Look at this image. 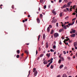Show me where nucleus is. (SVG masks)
<instances>
[{
  "instance_id": "obj_1",
  "label": "nucleus",
  "mask_w": 77,
  "mask_h": 77,
  "mask_svg": "<svg viewBox=\"0 0 77 77\" xmlns=\"http://www.w3.org/2000/svg\"><path fill=\"white\" fill-rule=\"evenodd\" d=\"M54 36L55 38H57L58 36H59V34L57 33H55L54 35Z\"/></svg>"
},
{
  "instance_id": "obj_2",
  "label": "nucleus",
  "mask_w": 77,
  "mask_h": 77,
  "mask_svg": "<svg viewBox=\"0 0 77 77\" xmlns=\"http://www.w3.org/2000/svg\"><path fill=\"white\" fill-rule=\"evenodd\" d=\"M53 63V61H51L47 65V67L48 68V67H49V66H50V64L51 63Z\"/></svg>"
},
{
  "instance_id": "obj_3",
  "label": "nucleus",
  "mask_w": 77,
  "mask_h": 77,
  "mask_svg": "<svg viewBox=\"0 0 77 77\" xmlns=\"http://www.w3.org/2000/svg\"><path fill=\"white\" fill-rule=\"evenodd\" d=\"M72 3V2H70L67 3L68 7H69L71 6V4Z\"/></svg>"
},
{
  "instance_id": "obj_4",
  "label": "nucleus",
  "mask_w": 77,
  "mask_h": 77,
  "mask_svg": "<svg viewBox=\"0 0 77 77\" xmlns=\"http://www.w3.org/2000/svg\"><path fill=\"white\" fill-rule=\"evenodd\" d=\"M57 22V20L56 19H54L52 20V23H56Z\"/></svg>"
},
{
  "instance_id": "obj_5",
  "label": "nucleus",
  "mask_w": 77,
  "mask_h": 77,
  "mask_svg": "<svg viewBox=\"0 0 77 77\" xmlns=\"http://www.w3.org/2000/svg\"><path fill=\"white\" fill-rule=\"evenodd\" d=\"M64 29H63V28H62L61 29H60L59 30V32H60H60H63V31H64Z\"/></svg>"
},
{
  "instance_id": "obj_6",
  "label": "nucleus",
  "mask_w": 77,
  "mask_h": 77,
  "mask_svg": "<svg viewBox=\"0 0 77 77\" xmlns=\"http://www.w3.org/2000/svg\"><path fill=\"white\" fill-rule=\"evenodd\" d=\"M74 22L75 21H73L72 23H69L68 26H72V25L74 24Z\"/></svg>"
},
{
  "instance_id": "obj_7",
  "label": "nucleus",
  "mask_w": 77,
  "mask_h": 77,
  "mask_svg": "<svg viewBox=\"0 0 77 77\" xmlns=\"http://www.w3.org/2000/svg\"><path fill=\"white\" fill-rule=\"evenodd\" d=\"M43 63L44 64L46 65L48 63L47 62V60H45L43 62Z\"/></svg>"
},
{
  "instance_id": "obj_8",
  "label": "nucleus",
  "mask_w": 77,
  "mask_h": 77,
  "mask_svg": "<svg viewBox=\"0 0 77 77\" xmlns=\"http://www.w3.org/2000/svg\"><path fill=\"white\" fill-rule=\"evenodd\" d=\"M74 47H77V42H74L73 43Z\"/></svg>"
},
{
  "instance_id": "obj_9",
  "label": "nucleus",
  "mask_w": 77,
  "mask_h": 77,
  "mask_svg": "<svg viewBox=\"0 0 77 77\" xmlns=\"http://www.w3.org/2000/svg\"><path fill=\"white\" fill-rule=\"evenodd\" d=\"M37 74H38V72L36 71L34 72V75L35 76H36L37 75Z\"/></svg>"
},
{
  "instance_id": "obj_10",
  "label": "nucleus",
  "mask_w": 77,
  "mask_h": 77,
  "mask_svg": "<svg viewBox=\"0 0 77 77\" xmlns=\"http://www.w3.org/2000/svg\"><path fill=\"white\" fill-rule=\"evenodd\" d=\"M75 34H72L71 35V37L72 38H73V37H75Z\"/></svg>"
},
{
  "instance_id": "obj_11",
  "label": "nucleus",
  "mask_w": 77,
  "mask_h": 77,
  "mask_svg": "<svg viewBox=\"0 0 77 77\" xmlns=\"http://www.w3.org/2000/svg\"><path fill=\"white\" fill-rule=\"evenodd\" d=\"M48 42H46V48H48Z\"/></svg>"
},
{
  "instance_id": "obj_12",
  "label": "nucleus",
  "mask_w": 77,
  "mask_h": 77,
  "mask_svg": "<svg viewBox=\"0 0 77 77\" xmlns=\"http://www.w3.org/2000/svg\"><path fill=\"white\" fill-rule=\"evenodd\" d=\"M43 39H45V34H43Z\"/></svg>"
},
{
  "instance_id": "obj_13",
  "label": "nucleus",
  "mask_w": 77,
  "mask_h": 77,
  "mask_svg": "<svg viewBox=\"0 0 77 77\" xmlns=\"http://www.w3.org/2000/svg\"><path fill=\"white\" fill-rule=\"evenodd\" d=\"M46 56H47V57H50V53H49V54H46Z\"/></svg>"
},
{
  "instance_id": "obj_14",
  "label": "nucleus",
  "mask_w": 77,
  "mask_h": 77,
  "mask_svg": "<svg viewBox=\"0 0 77 77\" xmlns=\"http://www.w3.org/2000/svg\"><path fill=\"white\" fill-rule=\"evenodd\" d=\"M36 68H34L33 69V72H35V71H36Z\"/></svg>"
},
{
  "instance_id": "obj_15",
  "label": "nucleus",
  "mask_w": 77,
  "mask_h": 77,
  "mask_svg": "<svg viewBox=\"0 0 77 77\" xmlns=\"http://www.w3.org/2000/svg\"><path fill=\"white\" fill-rule=\"evenodd\" d=\"M63 66V65H61L60 66L59 68L60 69H61L62 67Z\"/></svg>"
},
{
  "instance_id": "obj_16",
  "label": "nucleus",
  "mask_w": 77,
  "mask_h": 77,
  "mask_svg": "<svg viewBox=\"0 0 77 77\" xmlns=\"http://www.w3.org/2000/svg\"><path fill=\"white\" fill-rule=\"evenodd\" d=\"M20 50H18L17 51V54H20Z\"/></svg>"
},
{
  "instance_id": "obj_17",
  "label": "nucleus",
  "mask_w": 77,
  "mask_h": 77,
  "mask_svg": "<svg viewBox=\"0 0 77 77\" xmlns=\"http://www.w3.org/2000/svg\"><path fill=\"white\" fill-rule=\"evenodd\" d=\"M52 14H54V15H56V11H52Z\"/></svg>"
},
{
  "instance_id": "obj_18",
  "label": "nucleus",
  "mask_w": 77,
  "mask_h": 77,
  "mask_svg": "<svg viewBox=\"0 0 77 77\" xmlns=\"http://www.w3.org/2000/svg\"><path fill=\"white\" fill-rule=\"evenodd\" d=\"M63 77H67V76L66 74H64L63 75Z\"/></svg>"
},
{
  "instance_id": "obj_19",
  "label": "nucleus",
  "mask_w": 77,
  "mask_h": 77,
  "mask_svg": "<svg viewBox=\"0 0 77 77\" xmlns=\"http://www.w3.org/2000/svg\"><path fill=\"white\" fill-rule=\"evenodd\" d=\"M40 37H41V35H39L38 36V41H39V39H40Z\"/></svg>"
},
{
  "instance_id": "obj_20",
  "label": "nucleus",
  "mask_w": 77,
  "mask_h": 77,
  "mask_svg": "<svg viewBox=\"0 0 77 77\" xmlns=\"http://www.w3.org/2000/svg\"><path fill=\"white\" fill-rule=\"evenodd\" d=\"M50 27H48L47 29V32H49V31H50Z\"/></svg>"
},
{
  "instance_id": "obj_21",
  "label": "nucleus",
  "mask_w": 77,
  "mask_h": 77,
  "mask_svg": "<svg viewBox=\"0 0 77 77\" xmlns=\"http://www.w3.org/2000/svg\"><path fill=\"white\" fill-rule=\"evenodd\" d=\"M37 23H39L40 20H39V19H37Z\"/></svg>"
},
{
  "instance_id": "obj_22",
  "label": "nucleus",
  "mask_w": 77,
  "mask_h": 77,
  "mask_svg": "<svg viewBox=\"0 0 77 77\" xmlns=\"http://www.w3.org/2000/svg\"><path fill=\"white\" fill-rule=\"evenodd\" d=\"M54 31V30L53 29L51 31V34H53Z\"/></svg>"
},
{
  "instance_id": "obj_23",
  "label": "nucleus",
  "mask_w": 77,
  "mask_h": 77,
  "mask_svg": "<svg viewBox=\"0 0 77 77\" xmlns=\"http://www.w3.org/2000/svg\"><path fill=\"white\" fill-rule=\"evenodd\" d=\"M25 53H26V54H28V51L27 50H26L25 51Z\"/></svg>"
},
{
  "instance_id": "obj_24",
  "label": "nucleus",
  "mask_w": 77,
  "mask_h": 77,
  "mask_svg": "<svg viewBox=\"0 0 77 77\" xmlns=\"http://www.w3.org/2000/svg\"><path fill=\"white\" fill-rule=\"evenodd\" d=\"M16 57L17 58H18L19 57H20V55H17L16 56Z\"/></svg>"
},
{
  "instance_id": "obj_25",
  "label": "nucleus",
  "mask_w": 77,
  "mask_h": 77,
  "mask_svg": "<svg viewBox=\"0 0 77 77\" xmlns=\"http://www.w3.org/2000/svg\"><path fill=\"white\" fill-rule=\"evenodd\" d=\"M51 69H53V65H51L50 67Z\"/></svg>"
},
{
  "instance_id": "obj_26",
  "label": "nucleus",
  "mask_w": 77,
  "mask_h": 77,
  "mask_svg": "<svg viewBox=\"0 0 77 77\" xmlns=\"http://www.w3.org/2000/svg\"><path fill=\"white\" fill-rule=\"evenodd\" d=\"M63 12L61 13H60V17H62V14H63Z\"/></svg>"
},
{
  "instance_id": "obj_27",
  "label": "nucleus",
  "mask_w": 77,
  "mask_h": 77,
  "mask_svg": "<svg viewBox=\"0 0 77 77\" xmlns=\"http://www.w3.org/2000/svg\"><path fill=\"white\" fill-rule=\"evenodd\" d=\"M72 8L73 9H75V5H74L72 7Z\"/></svg>"
},
{
  "instance_id": "obj_28",
  "label": "nucleus",
  "mask_w": 77,
  "mask_h": 77,
  "mask_svg": "<svg viewBox=\"0 0 77 77\" xmlns=\"http://www.w3.org/2000/svg\"><path fill=\"white\" fill-rule=\"evenodd\" d=\"M44 56V54H42L40 55V57H42V56Z\"/></svg>"
},
{
  "instance_id": "obj_29",
  "label": "nucleus",
  "mask_w": 77,
  "mask_h": 77,
  "mask_svg": "<svg viewBox=\"0 0 77 77\" xmlns=\"http://www.w3.org/2000/svg\"><path fill=\"white\" fill-rule=\"evenodd\" d=\"M61 60L62 61H63L64 60V59L63 58V57H62L61 58Z\"/></svg>"
},
{
  "instance_id": "obj_30",
  "label": "nucleus",
  "mask_w": 77,
  "mask_h": 77,
  "mask_svg": "<svg viewBox=\"0 0 77 77\" xmlns=\"http://www.w3.org/2000/svg\"><path fill=\"white\" fill-rule=\"evenodd\" d=\"M14 5H12L11 8L13 9H14Z\"/></svg>"
},
{
  "instance_id": "obj_31",
  "label": "nucleus",
  "mask_w": 77,
  "mask_h": 77,
  "mask_svg": "<svg viewBox=\"0 0 77 77\" xmlns=\"http://www.w3.org/2000/svg\"><path fill=\"white\" fill-rule=\"evenodd\" d=\"M64 1L65 2H66V3L68 2V0H64Z\"/></svg>"
},
{
  "instance_id": "obj_32",
  "label": "nucleus",
  "mask_w": 77,
  "mask_h": 77,
  "mask_svg": "<svg viewBox=\"0 0 77 77\" xmlns=\"http://www.w3.org/2000/svg\"><path fill=\"white\" fill-rule=\"evenodd\" d=\"M68 18H69V17L67 16L65 18V19L66 20H67Z\"/></svg>"
},
{
  "instance_id": "obj_33",
  "label": "nucleus",
  "mask_w": 77,
  "mask_h": 77,
  "mask_svg": "<svg viewBox=\"0 0 77 77\" xmlns=\"http://www.w3.org/2000/svg\"><path fill=\"white\" fill-rule=\"evenodd\" d=\"M49 27H50V28H52V26L51 25H49Z\"/></svg>"
},
{
  "instance_id": "obj_34",
  "label": "nucleus",
  "mask_w": 77,
  "mask_h": 77,
  "mask_svg": "<svg viewBox=\"0 0 77 77\" xmlns=\"http://www.w3.org/2000/svg\"><path fill=\"white\" fill-rule=\"evenodd\" d=\"M50 51H51V52H54V51L53 50V49H50Z\"/></svg>"
},
{
  "instance_id": "obj_35",
  "label": "nucleus",
  "mask_w": 77,
  "mask_h": 77,
  "mask_svg": "<svg viewBox=\"0 0 77 77\" xmlns=\"http://www.w3.org/2000/svg\"><path fill=\"white\" fill-rule=\"evenodd\" d=\"M56 45H54L53 46V48L54 49L56 48Z\"/></svg>"
},
{
  "instance_id": "obj_36",
  "label": "nucleus",
  "mask_w": 77,
  "mask_h": 77,
  "mask_svg": "<svg viewBox=\"0 0 77 77\" xmlns=\"http://www.w3.org/2000/svg\"><path fill=\"white\" fill-rule=\"evenodd\" d=\"M63 7L64 8H66V4L64 5Z\"/></svg>"
},
{
  "instance_id": "obj_37",
  "label": "nucleus",
  "mask_w": 77,
  "mask_h": 77,
  "mask_svg": "<svg viewBox=\"0 0 77 77\" xmlns=\"http://www.w3.org/2000/svg\"><path fill=\"white\" fill-rule=\"evenodd\" d=\"M73 33H75V30H74L73 31Z\"/></svg>"
},
{
  "instance_id": "obj_38",
  "label": "nucleus",
  "mask_w": 77,
  "mask_h": 77,
  "mask_svg": "<svg viewBox=\"0 0 77 77\" xmlns=\"http://www.w3.org/2000/svg\"><path fill=\"white\" fill-rule=\"evenodd\" d=\"M38 51H41V48H40V47H39V48H38Z\"/></svg>"
},
{
  "instance_id": "obj_39",
  "label": "nucleus",
  "mask_w": 77,
  "mask_h": 77,
  "mask_svg": "<svg viewBox=\"0 0 77 77\" xmlns=\"http://www.w3.org/2000/svg\"><path fill=\"white\" fill-rule=\"evenodd\" d=\"M46 5H45L44 6L43 8H44V9H46Z\"/></svg>"
},
{
  "instance_id": "obj_40",
  "label": "nucleus",
  "mask_w": 77,
  "mask_h": 77,
  "mask_svg": "<svg viewBox=\"0 0 77 77\" xmlns=\"http://www.w3.org/2000/svg\"><path fill=\"white\" fill-rule=\"evenodd\" d=\"M64 12H67V10L66 9H64L63 10Z\"/></svg>"
},
{
  "instance_id": "obj_41",
  "label": "nucleus",
  "mask_w": 77,
  "mask_h": 77,
  "mask_svg": "<svg viewBox=\"0 0 77 77\" xmlns=\"http://www.w3.org/2000/svg\"><path fill=\"white\" fill-rule=\"evenodd\" d=\"M63 53L64 54H66V52L65 51H63Z\"/></svg>"
},
{
  "instance_id": "obj_42",
  "label": "nucleus",
  "mask_w": 77,
  "mask_h": 77,
  "mask_svg": "<svg viewBox=\"0 0 77 77\" xmlns=\"http://www.w3.org/2000/svg\"><path fill=\"white\" fill-rule=\"evenodd\" d=\"M59 44H62V42H61V41H60V42H59Z\"/></svg>"
},
{
  "instance_id": "obj_43",
  "label": "nucleus",
  "mask_w": 77,
  "mask_h": 77,
  "mask_svg": "<svg viewBox=\"0 0 77 77\" xmlns=\"http://www.w3.org/2000/svg\"><path fill=\"white\" fill-rule=\"evenodd\" d=\"M40 17H41V18H42V14H40Z\"/></svg>"
},
{
  "instance_id": "obj_44",
  "label": "nucleus",
  "mask_w": 77,
  "mask_h": 77,
  "mask_svg": "<svg viewBox=\"0 0 77 77\" xmlns=\"http://www.w3.org/2000/svg\"><path fill=\"white\" fill-rule=\"evenodd\" d=\"M64 29L66 30V27L65 26H64Z\"/></svg>"
},
{
  "instance_id": "obj_45",
  "label": "nucleus",
  "mask_w": 77,
  "mask_h": 77,
  "mask_svg": "<svg viewBox=\"0 0 77 77\" xmlns=\"http://www.w3.org/2000/svg\"><path fill=\"white\" fill-rule=\"evenodd\" d=\"M58 23H56V26H57V27H58Z\"/></svg>"
},
{
  "instance_id": "obj_46",
  "label": "nucleus",
  "mask_w": 77,
  "mask_h": 77,
  "mask_svg": "<svg viewBox=\"0 0 77 77\" xmlns=\"http://www.w3.org/2000/svg\"><path fill=\"white\" fill-rule=\"evenodd\" d=\"M61 62V60H59L58 61V63H60Z\"/></svg>"
},
{
  "instance_id": "obj_47",
  "label": "nucleus",
  "mask_w": 77,
  "mask_h": 77,
  "mask_svg": "<svg viewBox=\"0 0 77 77\" xmlns=\"http://www.w3.org/2000/svg\"><path fill=\"white\" fill-rule=\"evenodd\" d=\"M72 8H70V10L71 11H72Z\"/></svg>"
},
{
  "instance_id": "obj_48",
  "label": "nucleus",
  "mask_w": 77,
  "mask_h": 77,
  "mask_svg": "<svg viewBox=\"0 0 77 77\" xmlns=\"http://www.w3.org/2000/svg\"><path fill=\"white\" fill-rule=\"evenodd\" d=\"M66 9L68 11H69V8H66Z\"/></svg>"
},
{
  "instance_id": "obj_49",
  "label": "nucleus",
  "mask_w": 77,
  "mask_h": 77,
  "mask_svg": "<svg viewBox=\"0 0 77 77\" xmlns=\"http://www.w3.org/2000/svg\"><path fill=\"white\" fill-rule=\"evenodd\" d=\"M68 59H69V60H70V57H67Z\"/></svg>"
},
{
  "instance_id": "obj_50",
  "label": "nucleus",
  "mask_w": 77,
  "mask_h": 77,
  "mask_svg": "<svg viewBox=\"0 0 77 77\" xmlns=\"http://www.w3.org/2000/svg\"><path fill=\"white\" fill-rule=\"evenodd\" d=\"M50 60H51V61H52V60H53V58H51Z\"/></svg>"
},
{
  "instance_id": "obj_51",
  "label": "nucleus",
  "mask_w": 77,
  "mask_h": 77,
  "mask_svg": "<svg viewBox=\"0 0 77 77\" xmlns=\"http://www.w3.org/2000/svg\"><path fill=\"white\" fill-rule=\"evenodd\" d=\"M36 55L37 54H38V51H37V50H36Z\"/></svg>"
},
{
  "instance_id": "obj_52",
  "label": "nucleus",
  "mask_w": 77,
  "mask_h": 77,
  "mask_svg": "<svg viewBox=\"0 0 77 77\" xmlns=\"http://www.w3.org/2000/svg\"><path fill=\"white\" fill-rule=\"evenodd\" d=\"M66 42H67V41H68V39H65V40H64Z\"/></svg>"
},
{
  "instance_id": "obj_53",
  "label": "nucleus",
  "mask_w": 77,
  "mask_h": 77,
  "mask_svg": "<svg viewBox=\"0 0 77 77\" xmlns=\"http://www.w3.org/2000/svg\"><path fill=\"white\" fill-rule=\"evenodd\" d=\"M25 21H27V18L25 19Z\"/></svg>"
},
{
  "instance_id": "obj_54",
  "label": "nucleus",
  "mask_w": 77,
  "mask_h": 77,
  "mask_svg": "<svg viewBox=\"0 0 77 77\" xmlns=\"http://www.w3.org/2000/svg\"><path fill=\"white\" fill-rule=\"evenodd\" d=\"M28 18H30V15H29L28 16Z\"/></svg>"
},
{
  "instance_id": "obj_55",
  "label": "nucleus",
  "mask_w": 77,
  "mask_h": 77,
  "mask_svg": "<svg viewBox=\"0 0 77 77\" xmlns=\"http://www.w3.org/2000/svg\"><path fill=\"white\" fill-rule=\"evenodd\" d=\"M76 19V18H74L72 20V21H74V20H75Z\"/></svg>"
},
{
  "instance_id": "obj_56",
  "label": "nucleus",
  "mask_w": 77,
  "mask_h": 77,
  "mask_svg": "<svg viewBox=\"0 0 77 77\" xmlns=\"http://www.w3.org/2000/svg\"><path fill=\"white\" fill-rule=\"evenodd\" d=\"M65 44H66V45H68V43H65Z\"/></svg>"
},
{
  "instance_id": "obj_57",
  "label": "nucleus",
  "mask_w": 77,
  "mask_h": 77,
  "mask_svg": "<svg viewBox=\"0 0 77 77\" xmlns=\"http://www.w3.org/2000/svg\"><path fill=\"white\" fill-rule=\"evenodd\" d=\"M40 3H42V2H43V0H40Z\"/></svg>"
},
{
  "instance_id": "obj_58",
  "label": "nucleus",
  "mask_w": 77,
  "mask_h": 77,
  "mask_svg": "<svg viewBox=\"0 0 77 77\" xmlns=\"http://www.w3.org/2000/svg\"><path fill=\"white\" fill-rule=\"evenodd\" d=\"M61 2H62V0H59V3H61Z\"/></svg>"
},
{
  "instance_id": "obj_59",
  "label": "nucleus",
  "mask_w": 77,
  "mask_h": 77,
  "mask_svg": "<svg viewBox=\"0 0 77 77\" xmlns=\"http://www.w3.org/2000/svg\"><path fill=\"white\" fill-rule=\"evenodd\" d=\"M30 70H29V74L30 75Z\"/></svg>"
},
{
  "instance_id": "obj_60",
  "label": "nucleus",
  "mask_w": 77,
  "mask_h": 77,
  "mask_svg": "<svg viewBox=\"0 0 77 77\" xmlns=\"http://www.w3.org/2000/svg\"><path fill=\"white\" fill-rule=\"evenodd\" d=\"M38 11H41V9L40 8H39L38 9Z\"/></svg>"
},
{
  "instance_id": "obj_61",
  "label": "nucleus",
  "mask_w": 77,
  "mask_h": 77,
  "mask_svg": "<svg viewBox=\"0 0 77 77\" xmlns=\"http://www.w3.org/2000/svg\"><path fill=\"white\" fill-rule=\"evenodd\" d=\"M48 8H50V5H48Z\"/></svg>"
},
{
  "instance_id": "obj_62",
  "label": "nucleus",
  "mask_w": 77,
  "mask_h": 77,
  "mask_svg": "<svg viewBox=\"0 0 77 77\" xmlns=\"http://www.w3.org/2000/svg\"><path fill=\"white\" fill-rule=\"evenodd\" d=\"M22 22H23V23H24L25 22V20H23Z\"/></svg>"
},
{
  "instance_id": "obj_63",
  "label": "nucleus",
  "mask_w": 77,
  "mask_h": 77,
  "mask_svg": "<svg viewBox=\"0 0 77 77\" xmlns=\"http://www.w3.org/2000/svg\"><path fill=\"white\" fill-rule=\"evenodd\" d=\"M73 15H75V13H73Z\"/></svg>"
},
{
  "instance_id": "obj_64",
  "label": "nucleus",
  "mask_w": 77,
  "mask_h": 77,
  "mask_svg": "<svg viewBox=\"0 0 77 77\" xmlns=\"http://www.w3.org/2000/svg\"><path fill=\"white\" fill-rule=\"evenodd\" d=\"M75 47V48L76 49H77V46H74Z\"/></svg>"
}]
</instances>
